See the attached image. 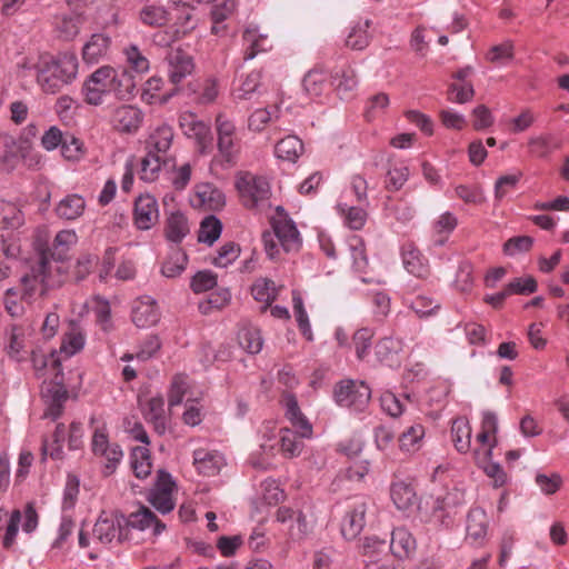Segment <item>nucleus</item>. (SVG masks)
<instances>
[{
  "label": "nucleus",
  "instance_id": "f257e3e1",
  "mask_svg": "<svg viewBox=\"0 0 569 569\" xmlns=\"http://www.w3.org/2000/svg\"><path fill=\"white\" fill-rule=\"evenodd\" d=\"M69 266L66 260L53 258L41 251L39 260L20 279L21 300L31 303L48 290L60 287L67 279Z\"/></svg>",
  "mask_w": 569,
  "mask_h": 569
},
{
  "label": "nucleus",
  "instance_id": "f03ea898",
  "mask_svg": "<svg viewBox=\"0 0 569 569\" xmlns=\"http://www.w3.org/2000/svg\"><path fill=\"white\" fill-rule=\"evenodd\" d=\"M78 68V58L73 52L42 56L34 64L36 81L44 93L56 94L76 80Z\"/></svg>",
  "mask_w": 569,
  "mask_h": 569
},
{
  "label": "nucleus",
  "instance_id": "7ed1b4c3",
  "mask_svg": "<svg viewBox=\"0 0 569 569\" xmlns=\"http://www.w3.org/2000/svg\"><path fill=\"white\" fill-rule=\"evenodd\" d=\"M236 188L242 204L247 209H256L262 206L269 200L271 194L269 181L264 177L249 171L237 174Z\"/></svg>",
  "mask_w": 569,
  "mask_h": 569
},
{
  "label": "nucleus",
  "instance_id": "20e7f679",
  "mask_svg": "<svg viewBox=\"0 0 569 569\" xmlns=\"http://www.w3.org/2000/svg\"><path fill=\"white\" fill-rule=\"evenodd\" d=\"M127 518L118 511H101L93 529V538L102 543L110 545L114 540L122 542L128 538L126 532Z\"/></svg>",
  "mask_w": 569,
  "mask_h": 569
},
{
  "label": "nucleus",
  "instance_id": "39448f33",
  "mask_svg": "<svg viewBox=\"0 0 569 569\" xmlns=\"http://www.w3.org/2000/svg\"><path fill=\"white\" fill-rule=\"evenodd\" d=\"M465 502V495L459 489H453L443 497L437 498L430 515V522L440 528H451Z\"/></svg>",
  "mask_w": 569,
  "mask_h": 569
},
{
  "label": "nucleus",
  "instance_id": "423d86ee",
  "mask_svg": "<svg viewBox=\"0 0 569 569\" xmlns=\"http://www.w3.org/2000/svg\"><path fill=\"white\" fill-rule=\"evenodd\" d=\"M335 399L339 406L362 411L369 405L371 389L361 380H343L335 388Z\"/></svg>",
  "mask_w": 569,
  "mask_h": 569
},
{
  "label": "nucleus",
  "instance_id": "0eeeda50",
  "mask_svg": "<svg viewBox=\"0 0 569 569\" xmlns=\"http://www.w3.org/2000/svg\"><path fill=\"white\" fill-rule=\"evenodd\" d=\"M270 223L278 242L286 252H296L300 249V232L282 207H277L276 216L271 218Z\"/></svg>",
  "mask_w": 569,
  "mask_h": 569
},
{
  "label": "nucleus",
  "instance_id": "6e6552de",
  "mask_svg": "<svg viewBox=\"0 0 569 569\" xmlns=\"http://www.w3.org/2000/svg\"><path fill=\"white\" fill-rule=\"evenodd\" d=\"M110 66H102L93 71L83 82L81 93L84 102L90 106H100L104 97L110 94Z\"/></svg>",
  "mask_w": 569,
  "mask_h": 569
},
{
  "label": "nucleus",
  "instance_id": "1a4fd4ad",
  "mask_svg": "<svg viewBox=\"0 0 569 569\" xmlns=\"http://www.w3.org/2000/svg\"><path fill=\"white\" fill-rule=\"evenodd\" d=\"M217 146L220 154L226 161H234L239 152V140L234 123L223 113L216 118Z\"/></svg>",
  "mask_w": 569,
  "mask_h": 569
},
{
  "label": "nucleus",
  "instance_id": "9d476101",
  "mask_svg": "<svg viewBox=\"0 0 569 569\" xmlns=\"http://www.w3.org/2000/svg\"><path fill=\"white\" fill-rule=\"evenodd\" d=\"M166 62L168 66V78L174 86H178L190 76L196 67L192 56L181 48H171L167 52Z\"/></svg>",
  "mask_w": 569,
  "mask_h": 569
},
{
  "label": "nucleus",
  "instance_id": "9b49d317",
  "mask_svg": "<svg viewBox=\"0 0 569 569\" xmlns=\"http://www.w3.org/2000/svg\"><path fill=\"white\" fill-rule=\"evenodd\" d=\"M159 220L158 202L151 194H141L134 201L133 221L138 229L149 230Z\"/></svg>",
  "mask_w": 569,
  "mask_h": 569
},
{
  "label": "nucleus",
  "instance_id": "f8f14e48",
  "mask_svg": "<svg viewBox=\"0 0 569 569\" xmlns=\"http://www.w3.org/2000/svg\"><path fill=\"white\" fill-rule=\"evenodd\" d=\"M284 417L297 429L301 438L310 439L313 435L312 425L301 411L298 400L292 393H284L281 400Z\"/></svg>",
  "mask_w": 569,
  "mask_h": 569
},
{
  "label": "nucleus",
  "instance_id": "ddd939ff",
  "mask_svg": "<svg viewBox=\"0 0 569 569\" xmlns=\"http://www.w3.org/2000/svg\"><path fill=\"white\" fill-rule=\"evenodd\" d=\"M367 502L365 499H356L350 506L341 522V533L347 540H352L360 535L365 527Z\"/></svg>",
  "mask_w": 569,
  "mask_h": 569
},
{
  "label": "nucleus",
  "instance_id": "4468645a",
  "mask_svg": "<svg viewBox=\"0 0 569 569\" xmlns=\"http://www.w3.org/2000/svg\"><path fill=\"white\" fill-rule=\"evenodd\" d=\"M192 206L209 211L221 210L226 204L223 192L211 183H199L196 186Z\"/></svg>",
  "mask_w": 569,
  "mask_h": 569
},
{
  "label": "nucleus",
  "instance_id": "2eb2a0df",
  "mask_svg": "<svg viewBox=\"0 0 569 569\" xmlns=\"http://www.w3.org/2000/svg\"><path fill=\"white\" fill-rule=\"evenodd\" d=\"M112 39L104 32H97L82 46V59L88 64H96L104 60L111 49Z\"/></svg>",
  "mask_w": 569,
  "mask_h": 569
},
{
  "label": "nucleus",
  "instance_id": "dca6fc26",
  "mask_svg": "<svg viewBox=\"0 0 569 569\" xmlns=\"http://www.w3.org/2000/svg\"><path fill=\"white\" fill-rule=\"evenodd\" d=\"M0 144L2 146L3 152L0 157L1 163L7 171H12L20 159L26 156L29 148L27 141L17 139L10 134L0 136Z\"/></svg>",
  "mask_w": 569,
  "mask_h": 569
},
{
  "label": "nucleus",
  "instance_id": "f3484780",
  "mask_svg": "<svg viewBox=\"0 0 569 569\" xmlns=\"http://www.w3.org/2000/svg\"><path fill=\"white\" fill-rule=\"evenodd\" d=\"M405 269L416 278L426 279L430 274L428 259L413 243H406L401 249Z\"/></svg>",
  "mask_w": 569,
  "mask_h": 569
},
{
  "label": "nucleus",
  "instance_id": "a211bd4d",
  "mask_svg": "<svg viewBox=\"0 0 569 569\" xmlns=\"http://www.w3.org/2000/svg\"><path fill=\"white\" fill-rule=\"evenodd\" d=\"M143 120V113L133 106L118 107L112 113L113 128L120 132L133 133L138 131Z\"/></svg>",
  "mask_w": 569,
  "mask_h": 569
},
{
  "label": "nucleus",
  "instance_id": "6ab92c4d",
  "mask_svg": "<svg viewBox=\"0 0 569 569\" xmlns=\"http://www.w3.org/2000/svg\"><path fill=\"white\" fill-rule=\"evenodd\" d=\"M131 318L139 328L154 326L160 319V312L156 301L150 297L138 299L132 308Z\"/></svg>",
  "mask_w": 569,
  "mask_h": 569
},
{
  "label": "nucleus",
  "instance_id": "aec40b11",
  "mask_svg": "<svg viewBox=\"0 0 569 569\" xmlns=\"http://www.w3.org/2000/svg\"><path fill=\"white\" fill-rule=\"evenodd\" d=\"M142 415L144 420L152 426L154 432L162 436L167 431V415L164 410V400L162 396L150 398L143 409Z\"/></svg>",
  "mask_w": 569,
  "mask_h": 569
},
{
  "label": "nucleus",
  "instance_id": "412c9836",
  "mask_svg": "<svg viewBox=\"0 0 569 569\" xmlns=\"http://www.w3.org/2000/svg\"><path fill=\"white\" fill-rule=\"evenodd\" d=\"M223 463L224 459L218 451L203 448L193 451V465L200 475L206 477L216 476Z\"/></svg>",
  "mask_w": 569,
  "mask_h": 569
},
{
  "label": "nucleus",
  "instance_id": "4be33fe9",
  "mask_svg": "<svg viewBox=\"0 0 569 569\" xmlns=\"http://www.w3.org/2000/svg\"><path fill=\"white\" fill-rule=\"evenodd\" d=\"M186 91L191 101L198 104L212 103L219 93L217 80L212 78L189 82Z\"/></svg>",
  "mask_w": 569,
  "mask_h": 569
},
{
  "label": "nucleus",
  "instance_id": "5701e85b",
  "mask_svg": "<svg viewBox=\"0 0 569 569\" xmlns=\"http://www.w3.org/2000/svg\"><path fill=\"white\" fill-rule=\"evenodd\" d=\"M492 455V446L483 449L473 450V458L476 463L485 471V473L493 480L495 487H502L507 482V473L501 466L497 462L490 461Z\"/></svg>",
  "mask_w": 569,
  "mask_h": 569
},
{
  "label": "nucleus",
  "instance_id": "b1692460",
  "mask_svg": "<svg viewBox=\"0 0 569 569\" xmlns=\"http://www.w3.org/2000/svg\"><path fill=\"white\" fill-rule=\"evenodd\" d=\"M416 547V539L408 529L403 527L393 529L389 549L396 558L400 560L409 558L415 552Z\"/></svg>",
  "mask_w": 569,
  "mask_h": 569
},
{
  "label": "nucleus",
  "instance_id": "393cba45",
  "mask_svg": "<svg viewBox=\"0 0 569 569\" xmlns=\"http://www.w3.org/2000/svg\"><path fill=\"white\" fill-rule=\"evenodd\" d=\"M173 140V129L171 126L163 123L157 127L147 139V151L161 154L166 158Z\"/></svg>",
  "mask_w": 569,
  "mask_h": 569
},
{
  "label": "nucleus",
  "instance_id": "a878e982",
  "mask_svg": "<svg viewBox=\"0 0 569 569\" xmlns=\"http://www.w3.org/2000/svg\"><path fill=\"white\" fill-rule=\"evenodd\" d=\"M136 88L133 78L126 70H117L111 67L110 93L119 100H129Z\"/></svg>",
  "mask_w": 569,
  "mask_h": 569
},
{
  "label": "nucleus",
  "instance_id": "bb28decb",
  "mask_svg": "<svg viewBox=\"0 0 569 569\" xmlns=\"http://www.w3.org/2000/svg\"><path fill=\"white\" fill-rule=\"evenodd\" d=\"M488 518L483 509L473 508L467 517V539L481 543L487 535Z\"/></svg>",
  "mask_w": 569,
  "mask_h": 569
},
{
  "label": "nucleus",
  "instance_id": "cd10ccee",
  "mask_svg": "<svg viewBox=\"0 0 569 569\" xmlns=\"http://www.w3.org/2000/svg\"><path fill=\"white\" fill-rule=\"evenodd\" d=\"M246 44L243 59L246 61L252 60L258 53L267 51L268 46L267 36L261 34L257 27H248L242 34Z\"/></svg>",
  "mask_w": 569,
  "mask_h": 569
},
{
  "label": "nucleus",
  "instance_id": "c85d7f7f",
  "mask_svg": "<svg viewBox=\"0 0 569 569\" xmlns=\"http://www.w3.org/2000/svg\"><path fill=\"white\" fill-rule=\"evenodd\" d=\"M151 526H154L156 535H159L164 529V525L157 519L151 510L141 507L137 512H132L129 518H127L126 532L130 527L144 530Z\"/></svg>",
  "mask_w": 569,
  "mask_h": 569
},
{
  "label": "nucleus",
  "instance_id": "c756f323",
  "mask_svg": "<svg viewBox=\"0 0 569 569\" xmlns=\"http://www.w3.org/2000/svg\"><path fill=\"white\" fill-rule=\"evenodd\" d=\"M234 10L236 3L233 0H222L211 8V32L213 34L222 36L226 33L227 26L223 22L233 14Z\"/></svg>",
  "mask_w": 569,
  "mask_h": 569
},
{
  "label": "nucleus",
  "instance_id": "7c9ffc66",
  "mask_svg": "<svg viewBox=\"0 0 569 569\" xmlns=\"http://www.w3.org/2000/svg\"><path fill=\"white\" fill-rule=\"evenodd\" d=\"M303 152V143L297 136H287L274 146V154L277 158L296 162Z\"/></svg>",
  "mask_w": 569,
  "mask_h": 569
},
{
  "label": "nucleus",
  "instance_id": "2f4dec72",
  "mask_svg": "<svg viewBox=\"0 0 569 569\" xmlns=\"http://www.w3.org/2000/svg\"><path fill=\"white\" fill-rule=\"evenodd\" d=\"M451 437L456 449L460 453L469 452L471 445V427L468 419L459 417L452 421Z\"/></svg>",
  "mask_w": 569,
  "mask_h": 569
},
{
  "label": "nucleus",
  "instance_id": "473e14b6",
  "mask_svg": "<svg viewBox=\"0 0 569 569\" xmlns=\"http://www.w3.org/2000/svg\"><path fill=\"white\" fill-rule=\"evenodd\" d=\"M401 342L392 337L380 339L375 346V356L380 363L392 367L397 362Z\"/></svg>",
  "mask_w": 569,
  "mask_h": 569
},
{
  "label": "nucleus",
  "instance_id": "72a5a7b5",
  "mask_svg": "<svg viewBox=\"0 0 569 569\" xmlns=\"http://www.w3.org/2000/svg\"><path fill=\"white\" fill-rule=\"evenodd\" d=\"M371 26L370 19L357 21L350 29L347 38L346 46L352 50H363L370 43L371 36L368 29Z\"/></svg>",
  "mask_w": 569,
  "mask_h": 569
},
{
  "label": "nucleus",
  "instance_id": "f704fd0d",
  "mask_svg": "<svg viewBox=\"0 0 569 569\" xmlns=\"http://www.w3.org/2000/svg\"><path fill=\"white\" fill-rule=\"evenodd\" d=\"M77 240L78 237L73 230H61L56 234L51 247L43 251H47L53 258L66 260L68 252L77 243Z\"/></svg>",
  "mask_w": 569,
  "mask_h": 569
},
{
  "label": "nucleus",
  "instance_id": "c9c22d12",
  "mask_svg": "<svg viewBox=\"0 0 569 569\" xmlns=\"http://www.w3.org/2000/svg\"><path fill=\"white\" fill-rule=\"evenodd\" d=\"M357 84V76L350 66L342 67L332 76V86L341 98H349Z\"/></svg>",
  "mask_w": 569,
  "mask_h": 569
},
{
  "label": "nucleus",
  "instance_id": "e433bc0d",
  "mask_svg": "<svg viewBox=\"0 0 569 569\" xmlns=\"http://www.w3.org/2000/svg\"><path fill=\"white\" fill-rule=\"evenodd\" d=\"M190 228L187 217L180 212H172L166 224V237L169 241L179 243L189 233Z\"/></svg>",
  "mask_w": 569,
  "mask_h": 569
},
{
  "label": "nucleus",
  "instance_id": "4c0bfd02",
  "mask_svg": "<svg viewBox=\"0 0 569 569\" xmlns=\"http://www.w3.org/2000/svg\"><path fill=\"white\" fill-rule=\"evenodd\" d=\"M390 496L399 510H409L416 503V492L413 488L403 481L393 482L391 485Z\"/></svg>",
  "mask_w": 569,
  "mask_h": 569
},
{
  "label": "nucleus",
  "instance_id": "58836bf2",
  "mask_svg": "<svg viewBox=\"0 0 569 569\" xmlns=\"http://www.w3.org/2000/svg\"><path fill=\"white\" fill-rule=\"evenodd\" d=\"M303 438L296 430L289 428L280 429V449L286 458L298 457L305 447Z\"/></svg>",
  "mask_w": 569,
  "mask_h": 569
},
{
  "label": "nucleus",
  "instance_id": "ea45409f",
  "mask_svg": "<svg viewBox=\"0 0 569 569\" xmlns=\"http://www.w3.org/2000/svg\"><path fill=\"white\" fill-rule=\"evenodd\" d=\"M24 223V214L13 202L0 201V228L4 230L18 229Z\"/></svg>",
  "mask_w": 569,
  "mask_h": 569
},
{
  "label": "nucleus",
  "instance_id": "a19ab883",
  "mask_svg": "<svg viewBox=\"0 0 569 569\" xmlns=\"http://www.w3.org/2000/svg\"><path fill=\"white\" fill-rule=\"evenodd\" d=\"M86 208L84 199L79 194H69L60 200L56 212L60 218L73 220L83 213Z\"/></svg>",
  "mask_w": 569,
  "mask_h": 569
},
{
  "label": "nucleus",
  "instance_id": "79ce46f5",
  "mask_svg": "<svg viewBox=\"0 0 569 569\" xmlns=\"http://www.w3.org/2000/svg\"><path fill=\"white\" fill-rule=\"evenodd\" d=\"M54 28L60 39L70 41L79 34L81 19L79 16L61 14L56 17Z\"/></svg>",
  "mask_w": 569,
  "mask_h": 569
},
{
  "label": "nucleus",
  "instance_id": "37998d69",
  "mask_svg": "<svg viewBox=\"0 0 569 569\" xmlns=\"http://www.w3.org/2000/svg\"><path fill=\"white\" fill-rule=\"evenodd\" d=\"M348 247L352 259V268L356 272L366 273L369 267V260L365 241L359 236H352L348 240Z\"/></svg>",
  "mask_w": 569,
  "mask_h": 569
},
{
  "label": "nucleus",
  "instance_id": "c03bdc74",
  "mask_svg": "<svg viewBox=\"0 0 569 569\" xmlns=\"http://www.w3.org/2000/svg\"><path fill=\"white\" fill-rule=\"evenodd\" d=\"M166 162V158L161 154H156L147 151V154L141 160V168L139 177L146 182H153L158 179L161 167Z\"/></svg>",
  "mask_w": 569,
  "mask_h": 569
},
{
  "label": "nucleus",
  "instance_id": "a18cd8bd",
  "mask_svg": "<svg viewBox=\"0 0 569 569\" xmlns=\"http://www.w3.org/2000/svg\"><path fill=\"white\" fill-rule=\"evenodd\" d=\"M221 231L222 223L217 217H206L200 223L198 241L212 246L219 239Z\"/></svg>",
  "mask_w": 569,
  "mask_h": 569
},
{
  "label": "nucleus",
  "instance_id": "49530a36",
  "mask_svg": "<svg viewBox=\"0 0 569 569\" xmlns=\"http://www.w3.org/2000/svg\"><path fill=\"white\" fill-rule=\"evenodd\" d=\"M239 345L249 353H259L262 349L263 340L261 332L256 327H243L238 332Z\"/></svg>",
  "mask_w": 569,
  "mask_h": 569
},
{
  "label": "nucleus",
  "instance_id": "de8ad7c7",
  "mask_svg": "<svg viewBox=\"0 0 569 569\" xmlns=\"http://www.w3.org/2000/svg\"><path fill=\"white\" fill-rule=\"evenodd\" d=\"M131 467L137 478L144 479L151 473L152 463L147 447H137L132 450Z\"/></svg>",
  "mask_w": 569,
  "mask_h": 569
},
{
  "label": "nucleus",
  "instance_id": "09e8293b",
  "mask_svg": "<svg viewBox=\"0 0 569 569\" xmlns=\"http://www.w3.org/2000/svg\"><path fill=\"white\" fill-rule=\"evenodd\" d=\"M279 118L277 106L254 110L248 118V129L253 132H261L273 119Z\"/></svg>",
  "mask_w": 569,
  "mask_h": 569
},
{
  "label": "nucleus",
  "instance_id": "8fccbe9b",
  "mask_svg": "<svg viewBox=\"0 0 569 569\" xmlns=\"http://www.w3.org/2000/svg\"><path fill=\"white\" fill-rule=\"evenodd\" d=\"M425 437V428L421 423H415L405 430L399 437V446L403 451H416L421 447Z\"/></svg>",
  "mask_w": 569,
  "mask_h": 569
},
{
  "label": "nucleus",
  "instance_id": "3c124183",
  "mask_svg": "<svg viewBox=\"0 0 569 569\" xmlns=\"http://www.w3.org/2000/svg\"><path fill=\"white\" fill-rule=\"evenodd\" d=\"M337 209L343 217L345 223L353 230H360L367 220V212L360 207L348 206L347 203H338Z\"/></svg>",
  "mask_w": 569,
  "mask_h": 569
},
{
  "label": "nucleus",
  "instance_id": "603ef678",
  "mask_svg": "<svg viewBox=\"0 0 569 569\" xmlns=\"http://www.w3.org/2000/svg\"><path fill=\"white\" fill-rule=\"evenodd\" d=\"M67 437V428L63 423H58L52 435V440H44L42 443V453L49 455L52 459H61L62 446Z\"/></svg>",
  "mask_w": 569,
  "mask_h": 569
},
{
  "label": "nucleus",
  "instance_id": "864d4df0",
  "mask_svg": "<svg viewBox=\"0 0 569 569\" xmlns=\"http://www.w3.org/2000/svg\"><path fill=\"white\" fill-rule=\"evenodd\" d=\"M231 300V293L228 288H219L211 292L207 300L199 303V310L202 315H209L213 309L220 310Z\"/></svg>",
  "mask_w": 569,
  "mask_h": 569
},
{
  "label": "nucleus",
  "instance_id": "5fc2aeb1",
  "mask_svg": "<svg viewBox=\"0 0 569 569\" xmlns=\"http://www.w3.org/2000/svg\"><path fill=\"white\" fill-rule=\"evenodd\" d=\"M187 262V254L181 250H176L162 263L161 273L167 278H176L183 272Z\"/></svg>",
  "mask_w": 569,
  "mask_h": 569
},
{
  "label": "nucleus",
  "instance_id": "6e6d98bb",
  "mask_svg": "<svg viewBox=\"0 0 569 569\" xmlns=\"http://www.w3.org/2000/svg\"><path fill=\"white\" fill-rule=\"evenodd\" d=\"M260 86V72L252 71L244 78L239 88L234 90V98L237 100H251L259 92Z\"/></svg>",
  "mask_w": 569,
  "mask_h": 569
},
{
  "label": "nucleus",
  "instance_id": "4d7b16f0",
  "mask_svg": "<svg viewBox=\"0 0 569 569\" xmlns=\"http://www.w3.org/2000/svg\"><path fill=\"white\" fill-rule=\"evenodd\" d=\"M189 389L188 377L182 373L173 376L169 392H168V405L169 408L181 405L187 391Z\"/></svg>",
  "mask_w": 569,
  "mask_h": 569
},
{
  "label": "nucleus",
  "instance_id": "13d9d810",
  "mask_svg": "<svg viewBox=\"0 0 569 569\" xmlns=\"http://www.w3.org/2000/svg\"><path fill=\"white\" fill-rule=\"evenodd\" d=\"M327 76L322 70H310L302 80L305 91L311 97H319L326 88Z\"/></svg>",
  "mask_w": 569,
  "mask_h": 569
},
{
  "label": "nucleus",
  "instance_id": "bf43d9fd",
  "mask_svg": "<svg viewBox=\"0 0 569 569\" xmlns=\"http://www.w3.org/2000/svg\"><path fill=\"white\" fill-rule=\"evenodd\" d=\"M292 303H293L295 317H296L300 332L308 341H312L313 333L311 330V326L309 322L307 311L303 306L302 298L299 295H293Z\"/></svg>",
  "mask_w": 569,
  "mask_h": 569
},
{
  "label": "nucleus",
  "instance_id": "052dcab7",
  "mask_svg": "<svg viewBox=\"0 0 569 569\" xmlns=\"http://www.w3.org/2000/svg\"><path fill=\"white\" fill-rule=\"evenodd\" d=\"M375 332L370 328H360L352 336V345L356 356L359 360H363L371 348Z\"/></svg>",
  "mask_w": 569,
  "mask_h": 569
},
{
  "label": "nucleus",
  "instance_id": "680f3d73",
  "mask_svg": "<svg viewBox=\"0 0 569 569\" xmlns=\"http://www.w3.org/2000/svg\"><path fill=\"white\" fill-rule=\"evenodd\" d=\"M252 297L260 302L269 305L277 297L274 282L269 279H258L251 287Z\"/></svg>",
  "mask_w": 569,
  "mask_h": 569
},
{
  "label": "nucleus",
  "instance_id": "e2e57ef3",
  "mask_svg": "<svg viewBox=\"0 0 569 569\" xmlns=\"http://www.w3.org/2000/svg\"><path fill=\"white\" fill-rule=\"evenodd\" d=\"M387 548L388 543L385 539L377 536L366 537L361 545V553L366 560L379 559L380 556L386 555Z\"/></svg>",
  "mask_w": 569,
  "mask_h": 569
},
{
  "label": "nucleus",
  "instance_id": "0e129e2a",
  "mask_svg": "<svg viewBox=\"0 0 569 569\" xmlns=\"http://www.w3.org/2000/svg\"><path fill=\"white\" fill-rule=\"evenodd\" d=\"M217 286V276L211 270L198 271L191 279L190 288L194 293H201Z\"/></svg>",
  "mask_w": 569,
  "mask_h": 569
},
{
  "label": "nucleus",
  "instance_id": "69168bd1",
  "mask_svg": "<svg viewBox=\"0 0 569 569\" xmlns=\"http://www.w3.org/2000/svg\"><path fill=\"white\" fill-rule=\"evenodd\" d=\"M473 267L469 261H461L459 263L455 286L461 292H468L472 288L473 283Z\"/></svg>",
  "mask_w": 569,
  "mask_h": 569
},
{
  "label": "nucleus",
  "instance_id": "338daca9",
  "mask_svg": "<svg viewBox=\"0 0 569 569\" xmlns=\"http://www.w3.org/2000/svg\"><path fill=\"white\" fill-rule=\"evenodd\" d=\"M507 293L510 295H530L537 291L538 284L533 277L515 278L506 286Z\"/></svg>",
  "mask_w": 569,
  "mask_h": 569
},
{
  "label": "nucleus",
  "instance_id": "774afa93",
  "mask_svg": "<svg viewBox=\"0 0 569 569\" xmlns=\"http://www.w3.org/2000/svg\"><path fill=\"white\" fill-rule=\"evenodd\" d=\"M475 96L472 83H451L448 89V99L457 103L469 102Z\"/></svg>",
  "mask_w": 569,
  "mask_h": 569
}]
</instances>
